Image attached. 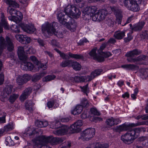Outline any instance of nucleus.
Wrapping results in <instances>:
<instances>
[{
	"instance_id": "32",
	"label": "nucleus",
	"mask_w": 148,
	"mask_h": 148,
	"mask_svg": "<svg viewBox=\"0 0 148 148\" xmlns=\"http://www.w3.org/2000/svg\"><path fill=\"white\" fill-rule=\"evenodd\" d=\"M72 60H66L62 61L60 63V66L62 67H65L66 66L71 67Z\"/></svg>"
},
{
	"instance_id": "15",
	"label": "nucleus",
	"mask_w": 148,
	"mask_h": 148,
	"mask_svg": "<svg viewBox=\"0 0 148 148\" xmlns=\"http://www.w3.org/2000/svg\"><path fill=\"white\" fill-rule=\"evenodd\" d=\"M96 48H94L90 52L89 54L93 59L99 62H103L104 60V57L101 55H97L96 53Z\"/></svg>"
},
{
	"instance_id": "59",
	"label": "nucleus",
	"mask_w": 148,
	"mask_h": 148,
	"mask_svg": "<svg viewBox=\"0 0 148 148\" xmlns=\"http://www.w3.org/2000/svg\"><path fill=\"white\" fill-rule=\"evenodd\" d=\"M31 60L35 63H36V64H38L39 62H38V60L37 59L36 57L34 56H32L30 58Z\"/></svg>"
},
{
	"instance_id": "61",
	"label": "nucleus",
	"mask_w": 148,
	"mask_h": 148,
	"mask_svg": "<svg viewBox=\"0 0 148 148\" xmlns=\"http://www.w3.org/2000/svg\"><path fill=\"white\" fill-rule=\"evenodd\" d=\"M54 104V101H48L47 103V106L49 108H52Z\"/></svg>"
},
{
	"instance_id": "48",
	"label": "nucleus",
	"mask_w": 148,
	"mask_h": 148,
	"mask_svg": "<svg viewBox=\"0 0 148 148\" xmlns=\"http://www.w3.org/2000/svg\"><path fill=\"white\" fill-rule=\"evenodd\" d=\"M11 29L12 31L15 33H19L20 32L19 26L17 25H13L11 27Z\"/></svg>"
},
{
	"instance_id": "16",
	"label": "nucleus",
	"mask_w": 148,
	"mask_h": 148,
	"mask_svg": "<svg viewBox=\"0 0 148 148\" xmlns=\"http://www.w3.org/2000/svg\"><path fill=\"white\" fill-rule=\"evenodd\" d=\"M20 26L23 31L29 34L32 33L36 30L34 25L32 24H21Z\"/></svg>"
},
{
	"instance_id": "64",
	"label": "nucleus",
	"mask_w": 148,
	"mask_h": 148,
	"mask_svg": "<svg viewBox=\"0 0 148 148\" xmlns=\"http://www.w3.org/2000/svg\"><path fill=\"white\" fill-rule=\"evenodd\" d=\"M65 146H63L61 148H68L67 147H70L71 146V143L69 142H65Z\"/></svg>"
},
{
	"instance_id": "17",
	"label": "nucleus",
	"mask_w": 148,
	"mask_h": 148,
	"mask_svg": "<svg viewBox=\"0 0 148 148\" xmlns=\"http://www.w3.org/2000/svg\"><path fill=\"white\" fill-rule=\"evenodd\" d=\"M63 25H65L66 27L71 32L75 31L77 25V23L72 18L70 21H66L65 24Z\"/></svg>"
},
{
	"instance_id": "5",
	"label": "nucleus",
	"mask_w": 148,
	"mask_h": 148,
	"mask_svg": "<svg viewBox=\"0 0 148 148\" xmlns=\"http://www.w3.org/2000/svg\"><path fill=\"white\" fill-rule=\"evenodd\" d=\"M137 137L135 132L133 129L131 131L128 132L125 134L121 136V140L125 143L130 144Z\"/></svg>"
},
{
	"instance_id": "38",
	"label": "nucleus",
	"mask_w": 148,
	"mask_h": 148,
	"mask_svg": "<svg viewBox=\"0 0 148 148\" xmlns=\"http://www.w3.org/2000/svg\"><path fill=\"white\" fill-rule=\"evenodd\" d=\"M88 84H87L83 87L81 86L79 87L81 89V91L83 92L84 93L86 94V95H87L88 93L89 92V90L88 87Z\"/></svg>"
},
{
	"instance_id": "13",
	"label": "nucleus",
	"mask_w": 148,
	"mask_h": 148,
	"mask_svg": "<svg viewBox=\"0 0 148 148\" xmlns=\"http://www.w3.org/2000/svg\"><path fill=\"white\" fill-rule=\"evenodd\" d=\"M83 125L82 120H78L71 126V130L73 133H77L81 131V127Z\"/></svg>"
},
{
	"instance_id": "28",
	"label": "nucleus",
	"mask_w": 148,
	"mask_h": 148,
	"mask_svg": "<svg viewBox=\"0 0 148 148\" xmlns=\"http://www.w3.org/2000/svg\"><path fill=\"white\" fill-rule=\"evenodd\" d=\"M83 108L81 105L77 106L75 108L71 111V113L74 115H78L82 112Z\"/></svg>"
},
{
	"instance_id": "44",
	"label": "nucleus",
	"mask_w": 148,
	"mask_h": 148,
	"mask_svg": "<svg viewBox=\"0 0 148 148\" xmlns=\"http://www.w3.org/2000/svg\"><path fill=\"white\" fill-rule=\"evenodd\" d=\"M13 126L12 125L8 124L5 126L3 129H1L3 130V133L5 132H8L12 130Z\"/></svg>"
},
{
	"instance_id": "40",
	"label": "nucleus",
	"mask_w": 148,
	"mask_h": 148,
	"mask_svg": "<svg viewBox=\"0 0 148 148\" xmlns=\"http://www.w3.org/2000/svg\"><path fill=\"white\" fill-rule=\"evenodd\" d=\"M86 78L83 77H79L78 76H75L74 77V79L75 81L77 83L83 82L85 81Z\"/></svg>"
},
{
	"instance_id": "37",
	"label": "nucleus",
	"mask_w": 148,
	"mask_h": 148,
	"mask_svg": "<svg viewBox=\"0 0 148 148\" xmlns=\"http://www.w3.org/2000/svg\"><path fill=\"white\" fill-rule=\"evenodd\" d=\"M8 12L13 16H15L16 13V10L14 9L11 8L9 6L7 8Z\"/></svg>"
},
{
	"instance_id": "60",
	"label": "nucleus",
	"mask_w": 148,
	"mask_h": 148,
	"mask_svg": "<svg viewBox=\"0 0 148 148\" xmlns=\"http://www.w3.org/2000/svg\"><path fill=\"white\" fill-rule=\"evenodd\" d=\"M37 41L40 46L41 47L44 46L45 43L43 40L40 39H38L37 40Z\"/></svg>"
},
{
	"instance_id": "20",
	"label": "nucleus",
	"mask_w": 148,
	"mask_h": 148,
	"mask_svg": "<svg viewBox=\"0 0 148 148\" xmlns=\"http://www.w3.org/2000/svg\"><path fill=\"white\" fill-rule=\"evenodd\" d=\"M24 49H25L21 46L18 47V56L20 60H28V58L25 53Z\"/></svg>"
},
{
	"instance_id": "51",
	"label": "nucleus",
	"mask_w": 148,
	"mask_h": 148,
	"mask_svg": "<svg viewBox=\"0 0 148 148\" xmlns=\"http://www.w3.org/2000/svg\"><path fill=\"white\" fill-rule=\"evenodd\" d=\"M106 23L109 26H112L114 24V20L111 18H108L106 20Z\"/></svg>"
},
{
	"instance_id": "10",
	"label": "nucleus",
	"mask_w": 148,
	"mask_h": 148,
	"mask_svg": "<svg viewBox=\"0 0 148 148\" xmlns=\"http://www.w3.org/2000/svg\"><path fill=\"white\" fill-rule=\"evenodd\" d=\"M108 10L110 9L112 11L114 12L116 15L118 23V24H121L122 18V12L121 10L118 7L114 6H108Z\"/></svg>"
},
{
	"instance_id": "35",
	"label": "nucleus",
	"mask_w": 148,
	"mask_h": 148,
	"mask_svg": "<svg viewBox=\"0 0 148 148\" xmlns=\"http://www.w3.org/2000/svg\"><path fill=\"white\" fill-rule=\"evenodd\" d=\"M25 106L26 109L29 111L32 112L33 110L32 107L33 105L31 101H26L25 104Z\"/></svg>"
},
{
	"instance_id": "36",
	"label": "nucleus",
	"mask_w": 148,
	"mask_h": 148,
	"mask_svg": "<svg viewBox=\"0 0 148 148\" xmlns=\"http://www.w3.org/2000/svg\"><path fill=\"white\" fill-rule=\"evenodd\" d=\"M95 148H108L109 145L107 143L101 144L99 143H95Z\"/></svg>"
},
{
	"instance_id": "29",
	"label": "nucleus",
	"mask_w": 148,
	"mask_h": 148,
	"mask_svg": "<svg viewBox=\"0 0 148 148\" xmlns=\"http://www.w3.org/2000/svg\"><path fill=\"white\" fill-rule=\"evenodd\" d=\"M145 24L143 21H141L133 26L132 29L134 31H137L141 30Z\"/></svg>"
},
{
	"instance_id": "7",
	"label": "nucleus",
	"mask_w": 148,
	"mask_h": 148,
	"mask_svg": "<svg viewBox=\"0 0 148 148\" xmlns=\"http://www.w3.org/2000/svg\"><path fill=\"white\" fill-rule=\"evenodd\" d=\"M95 129L94 128H90L86 129L81 134L82 139L88 140L92 138L95 135Z\"/></svg>"
},
{
	"instance_id": "50",
	"label": "nucleus",
	"mask_w": 148,
	"mask_h": 148,
	"mask_svg": "<svg viewBox=\"0 0 148 148\" xmlns=\"http://www.w3.org/2000/svg\"><path fill=\"white\" fill-rule=\"evenodd\" d=\"M6 141L9 146L13 145L14 144V141L11 139L10 136H8L6 138Z\"/></svg>"
},
{
	"instance_id": "22",
	"label": "nucleus",
	"mask_w": 148,
	"mask_h": 148,
	"mask_svg": "<svg viewBox=\"0 0 148 148\" xmlns=\"http://www.w3.org/2000/svg\"><path fill=\"white\" fill-rule=\"evenodd\" d=\"M47 138H49V140L47 141L49 142L52 145H56L60 143L63 141V139L57 137L52 138L51 137L47 136Z\"/></svg>"
},
{
	"instance_id": "25",
	"label": "nucleus",
	"mask_w": 148,
	"mask_h": 148,
	"mask_svg": "<svg viewBox=\"0 0 148 148\" xmlns=\"http://www.w3.org/2000/svg\"><path fill=\"white\" fill-rule=\"evenodd\" d=\"M125 32L117 31L115 32L114 34V37L118 40L122 39L125 36Z\"/></svg>"
},
{
	"instance_id": "49",
	"label": "nucleus",
	"mask_w": 148,
	"mask_h": 148,
	"mask_svg": "<svg viewBox=\"0 0 148 148\" xmlns=\"http://www.w3.org/2000/svg\"><path fill=\"white\" fill-rule=\"evenodd\" d=\"M18 97V95L17 94H13L10 96L9 100V101L12 103Z\"/></svg>"
},
{
	"instance_id": "45",
	"label": "nucleus",
	"mask_w": 148,
	"mask_h": 148,
	"mask_svg": "<svg viewBox=\"0 0 148 148\" xmlns=\"http://www.w3.org/2000/svg\"><path fill=\"white\" fill-rule=\"evenodd\" d=\"M35 67H38V69H37V71H38L40 68H41L43 70H45L47 68V66L46 65H44L40 62H38L37 64H36L35 66Z\"/></svg>"
},
{
	"instance_id": "54",
	"label": "nucleus",
	"mask_w": 148,
	"mask_h": 148,
	"mask_svg": "<svg viewBox=\"0 0 148 148\" xmlns=\"http://www.w3.org/2000/svg\"><path fill=\"white\" fill-rule=\"evenodd\" d=\"M23 40V42H24V44H25L26 43H29L30 42L31 40V38L30 37H27L25 35Z\"/></svg>"
},
{
	"instance_id": "41",
	"label": "nucleus",
	"mask_w": 148,
	"mask_h": 148,
	"mask_svg": "<svg viewBox=\"0 0 148 148\" xmlns=\"http://www.w3.org/2000/svg\"><path fill=\"white\" fill-rule=\"evenodd\" d=\"M56 77L54 75H47L43 79V80L46 82L50 81L54 79Z\"/></svg>"
},
{
	"instance_id": "26",
	"label": "nucleus",
	"mask_w": 148,
	"mask_h": 148,
	"mask_svg": "<svg viewBox=\"0 0 148 148\" xmlns=\"http://www.w3.org/2000/svg\"><path fill=\"white\" fill-rule=\"evenodd\" d=\"M12 89L11 86H8L3 90L1 93V95L5 98L11 93Z\"/></svg>"
},
{
	"instance_id": "55",
	"label": "nucleus",
	"mask_w": 148,
	"mask_h": 148,
	"mask_svg": "<svg viewBox=\"0 0 148 148\" xmlns=\"http://www.w3.org/2000/svg\"><path fill=\"white\" fill-rule=\"evenodd\" d=\"M90 111L94 115H99L100 114V113L95 108H92Z\"/></svg>"
},
{
	"instance_id": "31",
	"label": "nucleus",
	"mask_w": 148,
	"mask_h": 148,
	"mask_svg": "<svg viewBox=\"0 0 148 148\" xmlns=\"http://www.w3.org/2000/svg\"><path fill=\"white\" fill-rule=\"evenodd\" d=\"M71 66L76 71L80 70L82 67L81 66L78 62L76 61L73 62V60L71 64Z\"/></svg>"
},
{
	"instance_id": "52",
	"label": "nucleus",
	"mask_w": 148,
	"mask_h": 148,
	"mask_svg": "<svg viewBox=\"0 0 148 148\" xmlns=\"http://www.w3.org/2000/svg\"><path fill=\"white\" fill-rule=\"evenodd\" d=\"M28 53L29 54H34L35 53L36 51L32 47H29L28 49L27 50Z\"/></svg>"
},
{
	"instance_id": "53",
	"label": "nucleus",
	"mask_w": 148,
	"mask_h": 148,
	"mask_svg": "<svg viewBox=\"0 0 148 148\" xmlns=\"http://www.w3.org/2000/svg\"><path fill=\"white\" fill-rule=\"evenodd\" d=\"M40 77L38 74H36V75H34L33 76L32 80L33 82H36L40 79Z\"/></svg>"
},
{
	"instance_id": "30",
	"label": "nucleus",
	"mask_w": 148,
	"mask_h": 148,
	"mask_svg": "<svg viewBox=\"0 0 148 148\" xmlns=\"http://www.w3.org/2000/svg\"><path fill=\"white\" fill-rule=\"evenodd\" d=\"M146 58V56L145 55H141L138 57L137 58H133L130 60L127 58V60L128 61L131 62L136 63L137 64H138V62L144 60Z\"/></svg>"
},
{
	"instance_id": "34",
	"label": "nucleus",
	"mask_w": 148,
	"mask_h": 148,
	"mask_svg": "<svg viewBox=\"0 0 148 148\" xmlns=\"http://www.w3.org/2000/svg\"><path fill=\"white\" fill-rule=\"evenodd\" d=\"M121 67L127 69L131 70H133L137 68V65L132 64L123 65L121 66Z\"/></svg>"
},
{
	"instance_id": "58",
	"label": "nucleus",
	"mask_w": 148,
	"mask_h": 148,
	"mask_svg": "<svg viewBox=\"0 0 148 148\" xmlns=\"http://www.w3.org/2000/svg\"><path fill=\"white\" fill-rule=\"evenodd\" d=\"M132 37L131 35L130 34H128V36L124 38V40L125 42H127L130 41L132 39Z\"/></svg>"
},
{
	"instance_id": "42",
	"label": "nucleus",
	"mask_w": 148,
	"mask_h": 148,
	"mask_svg": "<svg viewBox=\"0 0 148 148\" xmlns=\"http://www.w3.org/2000/svg\"><path fill=\"white\" fill-rule=\"evenodd\" d=\"M36 131L34 128L29 127L26 130L27 134L29 136H31L35 133Z\"/></svg>"
},
{
	"instance_id": "12",
	"label": "nucleus",
	"mask_w": 148,
	"mask_h": 148,
	"mask_svg": "<svg viewBox=\"0 0 148 148\" xmlns=\"http://www.w3.org/2000/svg\"><path fill=\"white\" fill-rule=\"evenodd\" d=\"M30 79L31 76L27 74L18 75L16 78V83L19 85H21L27 83Z\"/></svg>"
},
{
	"instance_id": "23",
	"label": "nucleus",
	"mask_w": 148,
	"mask_h": 148,
	"mask_svg": "<svg viewBox=\"0 0 148 148\" xmlns=\"http://www.w3.org/2000/svg\"><path fill=\"white\" fill-rule=\"evenodd\" d=\"M32 91V89L30 88H28L25 89L20 97L21 101H24L30 95Z\"/></svg>"
},
{
	"instance_id": "11",
	"label": "nucleus",
	"mask_w": 148,
	"mask_h": 148,
	"mask_svg": "<svg viewBox=\"0 0 148 148\" xmlns=\"http://www.w3.org/2000/svg\"><path fill=\"white\" fill-rule=\"evenodd\" d=\"M60 56L62 58L65 60L70 58H74L76 60L83 59L84 58V56L81 55L73 54L71 52H69L68 54L63 53H60Z\"/></svg>"
},
{
	"instance_id": "14",
	"label": "nucleus",
	"mask_w": 148,
	"mask_h": 148,
	"mask_svg": "<svg viewBox=\"0 0 148 148\" xmlns=\"http://www.w3.org/2000/svg\"><path fill=\"white\" fill-rule=\"evenodd\" d=\"M97 10V7L95 6H92L86 7L84 10V13L85 15H90V17L94 15V13Z\"/></svg>"
},
{
	"instance_id": "1",
	"label": "nucleus",
	"mask_w": 148,
	"mask_h": 148,
	"mask_svg": "<svg viewBox=\"0 0 148 148\" xmlns=\"http://www.w3.org/2000/svg\"><path fill=\"white\" fill-rule=\"evenodd\" d=\"M81 14L79 9L75 6L68 5L65 8L64 12L57 15V17L60 23L64 24L66 21L71 19V16L74 18H77L80 17Z\"/></svg>"
},
{
	"instance_id": "46",
	"label": "nucleus",
	"mask_w": 148,
	"mask_h": 148,
	"mask_svg": "<svg viewBox=\"0 0 148 148\" xmlns=\"http://www.w3.org/2000/svg\"><path fill=\"white\" fill-rule=\"evenodd\" d=\"M148 72V69L142 68L139 70V73L140 76H144L146 75Z\"/></svg>"
},
{
	"instance_id": "63",
	"label": "nucleus",
	"mask_w": 148,
	"mask_h": 148,
	"mask_svg": "<svg viewBox=\"0 0 148 148\" xmlns=\"http://www.w3.org/2000/svg\"><path fill=\"white\" fill-rule=\"evenodd\" d=\"M4 80V76L3 73L0 74V85L2 84Z\"/></svg>"
},
{
	"instance_id": "4",
	"label": "nucleus",
	"mask_w": 148,
	"mask_h": 148,
	"mask_svg": "<svg viewBox=\"0 0 148 148\" xmlns=\"http://www.w3.org/2000/svg\"><path fill=\"white\" fill-rule=\"evenodd\" d=\"M146 124L145 122H137L136 123H130L129 124L124 123L122 125L117 126L116 128V130L118 132L128 131V132L132 130V127L137 126Z\"/></svg>"
},
{
	"instance_id": "57",
	"label": "nucleus",
	"mask_w": 148,
	"mask_h": 148,
	"mask_svg": "<svg viewBox=\"0 0 148 148\" xmlns=\"http://www.w3.org/2000/svg\"><path fill=\"white\" fill-rule=\"evenodd\" d=\"M42 121L38 120L35 122V124L37 127H43V125L42 124Z\"/></svg>"
},
{
	"instance_id": "8",
	"label": "nucleus",
	"mask_w": 148,
	"mask_h": 148,
	"mask_svg": "<svg viewBox=\"0 0 148 148\" xmlns=\"http://www.w3.org/2000/svg\"><path fill=\"white\" fill-rule=\"evenodd\" d=\"M49 140V138H47L46 136H42L35 138L32 141L35 146L41 147L45 145Z\"/></svg>"
},
{
	"instance_id": "24",
	"label": "nucleus",
	"mask_w": 148,
	"mask_h": 148,
	"mask_svg": "<svg viewBox=\"0 0 148 148\" xmlns=\"http://www.w3.org/2000/svg\"><path fill=\"white\" fill-rule=\"evenodd\" d=\"M101 69H98L95 70L91 73L90 76H87L86 78V80L90 81L95 78L96 76L99 75L102 72Z\"/></svg>"
},
{
	"instance_id": "39",
	"label": "nucleus",
	"mask_w": 148,
	"mask_h": 148,
	"mask_svg": "<svg viewBox=\"0 0 148 148\" xmlns=\"http://www.w3.org/2000/svg\"><path fill=\"white\" fill-rule=\"evenodd\" d=\"M81 106L82 107L86 108L88 107L89 105V102L87 99H83L81 101Z\"/></svg>"
},
{
	"instance_id": "33",
	"label": "nucleus",
	"mask_w": 148,
	"mask_h": 148,
	"mask_svg": "<svg viewBox=\"0 0 148 148\" xmlns=\"http://www.w3.org/2000/svg\"><path fill=\"white\" fill-rule=\"evenodd\" d=\"M6 3L9 5V6H12L15 8L19 7V5L15 1L11 0H6Z\"/></svg>"
},
{
	"instance_id": "3",
	"label": "nucleus",
	"mask_w": 148,
	"mask_h": 148,
	"mask_svg": "<svg viewBox=\"0 0 148 148\" xmlns=\"http://www.w3.org/2000/svg\"><path fill=\"white\" fill-rule=\"evenodd\" d=\"M7 48L8 50L11 51L13 48L12 40L8 36L5 37V40L2 37H0V55L3 49Z\"/></svg>"
},
{
	"instance_id": "27",
	"label": "nucleus",
	"mask_w": 148,
	"mask_h": 148,
	"mask_svg": "<svg viewBox=\"0 0 148 148\" xmlns=\"http://www.w3.org/2000/svg\"><path fill=\"white\" fill-rule=\"evenodd\" d=\"M142 53V51L138 49H135L132 51L127 52L126 54L127 57H134L135 56L138 55Z\"/></svg>"
},
{
	"instance_id": "9",
	"label": "nucleus",
	"mask_w": 148,
	"mask_h": 148,
	"mask_svg": "<svg viewBox=\"0 0 148 148\" xmlns=\"http://www.w3.org/2000/svg\"><path fill=\"white\" fill-rule=\"evenodd\" d=\"M108 14V12L106 9L99 10L98 12L95 14L93 16L92 19L94 21L97 20L102 21L105 18Z\"/></svg>"
},
{
	"instance_id": "18",
	"label": "nucleus",
	"mask_w": 148,
	"mask_h": 148,
	"mask_svg": "<svg viewBox=\"0 0 148 148\" xmlns=\"http://www.w3.org/2000/svg\"><path fill=\"white\" fill-rule=\"evenodd\" d=\"M121 122V121L119 119H114L112 117L107 119L106 121V123L108 127H110L113 125L119 124Z\"/></svg>"
},
{
	"instance_id": "2",
	"label": "nucleus",
	"mask_w": 148,
	"mask_h": 148,
	"mask_svg": "<svg viewBox=\"0 0 148 148\" xmlns=\"http://www.w3.org/2000/svg\"><path fill=\"white\" fill-rule=\"evenodd\" d=\"M56 24V23H50L48 22L45 23L42 27V32L44 33L46 32L49 35L54 34L58 37L62 38V33L56 32V29L54 28L53 25H55Z\"/></svg>"
},
{
	"instance_id": "21",
	"label": "nucleus",
	"mask_w": 148,
	"mask_h": 148,
	"mask_svg": "<svg viewBox=\"0 0 148 148\" xmlns=\"http://www.w3.org/2000/svg\"><path fill=\"white\" fill-rule=\"evenodd\" d=\"M69 127L67 126H64L60 128L59 129L54 131V134L59 136L64 135L68 132Z\"/></svg>"
},
{
	"instance_id": "47",
	"label": "nucleus",
	"mask_w": 148,
	"mask_h": 148,
	"mask_svg": "<svg viewBox=\"0 0 148 148\" xmlns=\"http://www.w3.org/2000/svg\"><path fill=\"white\" fill-rule=\"evenodd\" d=\"M136 135L138 136V134L141 131H143L145 132L146 131V129L144 127H139L133 129Z\"/></svg>"
},
{
	"instance_id": "19",
	"label": "nucleus",
	"mask_w": 148,
	"mask_h": 148,
	"mask_svg": "<svg viewBox=\"0 0 148 148\" xmlns=\"http://www.w3.org/2000/svg\"><path fill=\"white\" fill-rule=\"evenodd\" d=\"M24 61L21 65L22 69L26 71H31L34 69V66L32 63Z\"/></svg>"
},
{
	"instance_id": "62",
	"label": "nucleus",
	"mask_w": 148,
	"mask_h": 148,
	"mask_svg": "<svg viewBox=\"0 0 148 148\" xmlns=\"http://www.w3.org/2000/svg\"><path fill=\"white\" fill-rule=\"evenodd\" d=\"M2 20H3V21L2 22V25H3L5 29H8V23L5 21V19L4 18L2 19Z\"/></svg>"
},
{
	"instance_id": "56",
	"label": "nucleus",
	"mask_w": 148,
	"mask_h": 148,
	"mask_svg": "<svg viewBox=\"0 0 148 148\" xmlns=\"http://www.w3.org/2000/svg\"><path fill=\"white\" fill-rule=\"evenodd\" d=\"M50 123L51 124V127H50L51 128H53V129H56L58 127V126L57 127L56 126V124L54 125V124H58L59 123L58 121H56L55 122H50Z\"/></svg>"
},
{
	"instance_id": "6",
	"label": "nucleus",
	"mask_w": 148,
	"mask_h": 148,
	"mask_svg": "<svg viewBox=\"0 0 148 148\" xmlns=\"http://www.w3.org/2000/svg\"><path fill=\"white\" fill-rule=\"evenodd\" d=\"M137 0H125V6L129 10L134 11L137 12L140 10V7L136 2Z\"/></svg>"
},
{
	"instance_id": "43",
	"label": "nucleus",
	"mask_w": 148,
	"mask_h": 148,
	"mask_svg": "<svg viewBox=\"0 0 148 148\" xmlns=\"http://www.w3.org/2000/svg\"><path fill=\"white\" fill-rule=\"evenodd\" d=\"M24 35L17 34L15 36V37L16 39L22 44H24V42H23V39Z\"/></svg>"
}]
</instances>
